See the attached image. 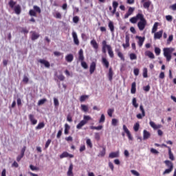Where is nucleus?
<instances>
[{
	"label": "nucleus",
	"mask_w": 176,
	"mask_h": 176,
	"mask_svg": "<svg viewBox=\"0 0 176 176\" xmlns=\"http://www.w3.org/2000/svg\"><path fill=\"white\" fill-rule=\"evenodd\" d=\"M107 50L108 51V54L111 58H113L114 54H113V50H112V47L111 45L107 44V41L104 40L102 42V53L105 54L107 53Z\"/></svg>",
	"instance_id": "nucleus-1"
},
{
	"label": "nucleus",
	"mask_w": 176,
	"mask_h": 176,
	"mask_svg": "<svg viewBox=\"0 0 176 176\" xmlns=\"http://www.w3.org/2000/svg\"><path fill=\"white\" fill-rule=\"evenodd\" d=\"M175 51V49L173 47H165L163 49L164 56L166 58V61H171V54L173 52Z\"/></svg>",
	"instance_id": "nucleus-2"
},
{
	"label": "nucleus",
	"mask_w": 176,
	"mask_h": 176,
	"mask_svg": "<svg viewBox=\"0 0 176 176\" xmlns=\"http://www.w3.org/2000/svg\"><path fill=\"white\" fill-rule=\"evenodd\" d=\"M89 120H91V117L90 116H83V120H82L77 125L76 129L80 130L83 126L87 124Z\"/></svg>",
	"instance_id": "nucleus-3"
},
{
	"label": "nucleus",
	"mask_w": 176,
	"mask_h": 176,
	"mask_svg": "<svg viewBox=\"0 0 176 176\" xmlns=\"http://www.w3.org/2000/svg\"><path fill=\"white\" fill-rule=\"evenodd\" d=\"M139 20L140 21L138 23V27L140 31H144L147 24L146 19L144 17V14H142V16H140Z\"/></svg>",
	"instance_id": "nucleus-4"
},
{
	"label": "nucleus",
	"mask_w": 176,
	"mask_h": 176,
	"mask_svg": "<svg viewBox=\"0 0 176 176\" xmlns=\"http://www.w3.org/2000/svg\"><path fill=\"white\" fill-rule=\"evenodd\" d=\"M144 9L149 10V8H153V4L151 0H141Z\"/></svg>",
	"instance_id": "nucleus-5"
},
{
	"label": "nucleus",
	"mask_w": 176,
	"mask_h": 176,
	"mask_svg": "<svg viewBox=\"0 0 176 176\" xmlns=\"http://www.w3.org/2000/svg\"><path fill=\"white\" fill-rule=\"evenodd\" d=\"M142 16V13H138V14H136L135 16H133L129 20L130 23H132V24H135V23H137V21H138V20L141 19Z\"/></svg>",
	"instance_id": "nucleus-6"
},
{
	"label": "nucleus",
	"mask_w": 176,
	"mask_h": 176,
	"mask_svg": "<svg viewBox=\"0 0 176 176\" xmlns=\"http://www.w3.org/2000/svg\"><path fill=\"white\" fill-rule=\"evenodd\" d=\"M135 39H138V45L139 47H142V45H144V42H145V37L136 36Z\"/></svg>",
	"instance_id": "nucleus-7"
},
{
	"label": "nucleus",
	"mask_w": 176,
	"mask_h": 176,
	"mask_svg": "<svg viewBox=\"0 0 176 176\" xmlns=\"http://www.w3.org/2000/svg\"><path fill=\"white\" fill-rule=\"evenodd\" d=\"M140 111L142 112V113L137 114L136 118L138 119H142V118H144L145 116V109H144V106H142V104L140 106Z\"/></svg>",
	"instance_id": "nucleus-8"
},
{
	"label": "nucleus",
	"mask_w": 176,
	"mask_h": 176,
	"mask_svg": "<svg viewBox=\"0 0 176 176\" xmlns=\"http://www.w3.org/2000/svg\"><path fill=\"white\" fill-rule=\"evenodd\" d=\"M74 43L76 45V46H79V38H78V34H76V32L73 31L72 33Z\"/></svg>",
	"instance_id": "nucleus-9"
},
{
	"label": "nucleus",
	"mask_w": 176,
	"mask_h": 176,
	"mask_svg": "<svg viewBox=\"0 0 176 176\" xmlns=\"http://www.w3.org/2000/svg\"><path fill=\"white\" fill-rule=\"evenodd\" d=\"M28 118L31 124H32L33 126H35V124L38 123V120L35 119V116H34V114H30L28 116Z\"/></svg>",
	"instance_id": "nucleus-10"
},
{
	"label": "nucleus",
	"mask_w": 176,
	"mask_h": 176,
	"mask_svg": "<svg viewBox=\"0 0 176 176\" xmlns=\"http://www.w3.org/2000/svg\"><path fill=\"white\" fill-rule=\"evenodd\" d=\"M123 131L124 133H126L129 140L131 141H133V136H131V133H130V131L129 129H127V126L126 125H123Z\"/></svg>",
	"instance_id": "nucleus-11"
},
{
	"label": "nucleus",
	"mask_w": 176,
	"mask_h": 176,
	"mask_svg": "<svg viewBox=\"0 0 176 176\" xmlns=\"http://www.w3.org/2000/svg\"><path fill=\"white\" fill-rule=\"evenodd\" d=\"M130 46V36L129 35L125 36V43L122 44L124 49H127Z\"/></svg>",
	"instance_id": "nucleus-12"
},
{
	"label": "nucleus",
	"mask_w": 176,
	"mask_h": 176,
	"mask_svg": "<svg viewBox=\"0 0 176 176\" xmlns=\"http://www.w3.org/2000/svg\"><path fill=\"white\" fill-rule=\"evenodd\" d=\"M97 67V63L96 62H92L89 66V73L90 74H94V71H96V67Z\"/></svg>",
	"instance_id": "nucleus-13"
},
{
	"label": "nucleus",
	"mask_w": 176,
	"mask_h": 176,
	"mask_svg": "<svg viewBox=\"0 0 176 176\" xmlns=\"http://www.w3.org/2000/svg\"><path fill=\"white\" fill-rule=\"evenodd\" d=\"M149 124L153 130H157V129H162V125L161 124H156L153 121L151 120L149 122Z\"/></svg>",
	"instance_id": "nucleus-14"
},
{
	"label": "nucleus",
	"mask_w": 176,
	"mask_h": 176,
	"mask_svg": "<svg viewBox=\"0 0 176 176\" xmlns=\"http://www.w3.org/2000/svg\"><path fill=\"white\" fill-rule=\"evenodd\" d=\"M38 63L43 64L46 68H50V63L45 59H40Z\"/></svg>",
	"instance_id": "nucleus-15"
},
{
	"label": "nucleus",
	"mask_w": 176,
	"mask_h": 176,
	"mask_svg": "<svg viewBox=\"0 0 176 176\" xmlns=\"http://www.w3.org/2000/svg\"><path fill=\"white\" fill-rule=\"evenodd\" d=\"M12 9L16 14H20V13H21V6L19 4L16 5Z\"/></svg>",
	"instance_id": "nucleus-16"
},
{
	"label": "nucleus",
	"mask_w": 176,
	"mask_h": 176,
	"mask_svg": "<svg viewBox=\"0 0 176 176\" xmlns=\"http://www.w3.org/2000/svg\"><path fill=\"white\" fill-rule=\"evenodd\" d=\"M154 39H160L163 36V30H160L157 32H154Z\"/></svg>",
	"instance_id": "nucleus-17"
},
{
	"label": "nucleus",
	"mask_w": 176,
	"mask_h": 176,
	"mask_svg": "<svg viewBox=\"0 0 176 176\" xmlns=\"http://www.w3.org/2000/svg\"><path fill=\"white\" fill-rule=\"evenodd\" d=\"M78 60L79 61H85V56L83 55V50L80 49L78 52Z\"/></svg>",
	"instance_id": "nucleus-18"
},
{
	"label": "nucleus",
	"mask_w": 176,
	"mask_h": 176,
	"mask_svg": "<svg viewBox=\"0 0 176 176\" xmlns=\"http://www.w3.org/2000/svg\"><path fill=\"white\" fill-rule=\"evenodd\" d=\"M65 60L67 63H72L74 61V55L72 54H69L65 56Z\"/></svg>",
	"instance_id": "nucleus-19"
},
{
	"label": "nucleus",
	"mask_w": 176,
	"mask_h": 176,
	"mask_svg": "<svg viewBox=\"0 0 176 176\" xmlns=\"http://www.w3.org/2000/svg\"><path fill=\"white\" fill-rule=\"evenodd\" d=\"M151 138V133L146 130L143 131V140H148Z\"/></svg>",
	"instance_id": "nucleus-20"
},
{
	"label": "nucleus",
	"mask_w": 176,
	"mask_h": 176,
	"mask_svg": "<svg viewBox=\"0 0 176 176\" xmlns=\"http://www.w3.org/2000/svg\"><path fill=\"white\" fill-rule=\"evenodd\" d=\"M108 27H109L111 34H113L115 32V25H113V22L110 21L109 22Z\"/></svg>",
	"instance_id": "nucleus-21"
},
{
	"label": "nucleus",
	"mask_w": 176,
	"mask_h": 176,
	"mask_svg": "<svg viewBox=\"0 0 176 176\" xmlns=\"http://www.w3.org/2000/svg\"><path fill=\"white\" fill-rule=\"evenodd\" d=\"M108 78L110 82H112V79H113V72L112 71V68H109L108 73Z\"/></svg>",
	"instance_id": "nucleus-22"
},
{
	"label": "nucleus",
	"mask_w": 176,
	"mask_h": 176,
	"mask_svg": "<svg viewBox=\"0 0 176 176\" xmlns=\"http://www.w3.org/2000/svg\"><path fill=\"white\" fill-rule=\"evenodd\" d=\"M102 63L106 68H109V62L107 60V58H102Z\"/></svg>",
	"instance_id": "nucleus-23"
},
{
	"label": "nucleus",
	"mask_w": 176,
	"mask_h": 176,
	"mask_svg": "<svg viewBox=\"0 0 176 176\" xmlns=\"http://www.w3.org/2000/svg\"><path fill=\"white\" fill-rule=\"evenodd\" d=\"M135 91H137L136 84L135 82H133L131 85V94H135Z\"/></svg>",
	"instance_id": "nucleus-24"
},
{
	"label": "nucleus",
	"mask_w": 176,
	"mask_h": 176,
	"mask_svg": "<svg viewBox=\"0 0 176 176\" xmlns=\"http://www.w3.org/2000/svg\"><path fill=\"white\" fill-rule=\"evenodd\" d=\"M31 34H32V41H36V39H38V38H39V34L35 32H31Z\"/></svg>",
	"instance_id": "nucleus-25"
},
{
	"label": "nucleus",
	"mask_w": 176,
	"mask_h": 176,
	"mask_svg": "<svg viewBox=\"0 0 176 176\" xmlns=\"http://www.w3.org/2000/svg\"><path fill=\"white\" fill-rule=\"evenodd\" d=\"M145 56H147V57H149V58H155V54H153L151 51H146Z\"/></svg>",
	"instance_id": "nucleus-26"
},
{
	"label": "nucleus",
	"mask_w": 176,
	"mask_h": 176,
	"mask_svg": "<svg viewBox=\"0 0 176 176\" xmlns=\"http://www.w3.org/2000/svg\"><path fill=\"white\" fill-rule=\"evenodd\" d=\"M45 127V122H41L38 124V125L36 126V130H41Z\"/></svg>",
	"instance_id": "nucleus-27"
},
{
	"label": "nucleus",
	"mask_w": 176,
	"mask_h": 176,
	"mask_svg": "<svg viewBox=\"0 0 176 176\" xmlns=\"http://www.w3.org/2000/svg\"><path fill=\"white\" fill-rule=\"evenodd\" d=\"M74 168V165L70 164L69 167V170L67 171V175L68 176H74V173H72V170Z\"/></svg>",
	"instance_id": "nucleus-28"
},
{
	"label": "nucleus",
	"mask_w": 176,
	"mask_h": 176,
	"mask_svg": "<svg viewBox=\"0 0 176 176\" xmlns=\"http://www.w3.org/2000/svg\"><path fill=\"white\" fill-rule=\"evenodd\" d=\"M91 45L93 46L94 49H98V44L97 43V41L96 40L93 39L91 41Z\"/></svg>",
	"instance_id": "nucleus-29"
},
{
	"label": "nucleus",
	"mask_w": 176,
	"mask_h": 176,
	"mask_svg": "<svg viewBox=\"0 0 176 176\" xmlns=\"http://www.w3.org/2000/svg\"><path fill=\"white\" fill-rule=\"evenodd\" d=\"M116 52L118 54V57L120 58V60L124 61V56H123V54L119 51V50H116Z\"/></svg>",
	"instance_id": "nucleus-30"
},
{
	"label": "nucleus",
	"mask_w": 176,
	"mask_h": 176,
	"mask_svg": "<svg viewBox=\"0 0 176 176\" xmlns=\"http://www.w3.org/2000/svg\"><path fill=\"white\" fill-rule=\"evenodd\" d=\"M164 163H165L166 166H167V167H169V168H171V167H172V168L174 169V164H173V162H171L168 160H166L164 162Z\"/></svg>",
	"instance_id": "nucleus-31"
},
{
	"label": "nucleus",
	"mask_w": 176,
	"mask_h": 176,
	"mask_svg": "<svg viewBox=\"0 0 176 176\" xmlns=\"http://www.w3.org/2000/svg\"><path fill=\"white\" fill-rule=\"evenodd\" d=\"M69 129H71V127L69 126V125L68 124H65V134L67 135L69 134Z\"/></svg>",
	"instance_id": "nucleus-32"
},
{
	"label": "nucleus",
	"mask_w": 176,
	"mask_h": 176,
	"mask_svg": "<svg viewBox=\"0 0 176 176\" xmlns=\"http://www.w3.org/2000/svg\"><path fill=\"white\" fill-rule=\"evenodd\" d=\"M159 25V23L155 22L153 25V29H152V33L155 34V32H156V31H157V27Z\"/></svg>",
	"instance_id": "nucleus-33"
},
{
	"label": "nucleus",
	"mask_w": 176,
	"mask_h": 176,
	"mask_svg": "<svg viewBox=\"0 0 176 176\" xmlns=\"http://www.w3.org/2000/svg\"><path fill=\"white\" fill-rule=\"evenodd\" d=\"M81 111L83 112H88L89 111V107L85 104H81Z\"/></svg>",
	"instance_id": "nucleus-34"
},
{
	"label": "nucleus",
	"mask_w": 176,
	"mask_h": 176,
	"mask_svg": "<svg viewBox=\"0 0 176 176\" xmlns=\"http://www.w3.org/2000/svg\"><path fill=\"white\" fill-rule=\"evenodd\" d=\"M173 39H174V36H173V34L170 35L166 41L167 45H170L171 42H173Z\"/></svg>",
	"instance_id": "nucleus-35"
},
{
	"label": "nucleus",
	"mask_w": 176,
	"mask_h": 176,
	"mask_svg": "<svg viewBox=\"0 0 176 176\" xmlns=\"http://www.w3.org/2000/svg\"><path fill=\"white\" fill-rule=\"evenodd\" d=\"M9 6L11 9H13L16 6V1H13V0H10L8 3Z\"/></svg>",
	"instance_id": "nucleus-36"
},
{
	"label": "nucleus",
	"mask_w": 176,
	"mask_h": 176,
	"mask_svg": "<svg viewBox=\"0 0 176 176\" xmlns=\"http://www.w3.org/2000/svg\"><path fill=\"white\" fill-rule=\"evenodd\" d=\"M132 105L135 107V108H138V103H137V98H133L132 100Z\"/></svg>",
	"instance_id": "nucleus-37"
},
{
	"label": "nucleus",
	"mask_w": 176,
	"mask_h": 176,
	"mask_svg": "<svg viewBox=\"0 0 176 176\" xmlns=\"http://www.w3.org/2000/svg\"><path fill=\"white\" fill-rule=\"evenodd\" d=\"M87 98H89V96L87 95H82L80 97V101L81 102H83V101H86V100H87Z\"/></svg>",
	"instance_id": "nucleus-38"
},
{
	"label": "nucleus",
	"mask_w": 176,
	"mask_h": 176,
	"mask_svg": "<svg viewBox=\"0 0 176 176\" xmlns=\"http://www.w3.org/2000/svg\"><path fill=\"white\" fill-rule=\"evenodd\" d=\"M155 53L156 56H160V53H162V50L160 48L155 47Z\"/></svg>",
	"instance_id": "nucleus-39"
},
{
	"label": "nucleus",
	"mask_w": 176,
	"mask_h": 176,
	"mask_svg": "<svg viewBox=\"0 0 176 176\" xmlns=\"http://www.w3.org/2000/svg\"><path fill=\"white\" fill-rule=\"evenodd\" d=\"M130 60H137V55L134 53H131L129 54Z\"/></svg>",
	"instance_id": "nucleus-40"
},
{
	"label": "nucleus",
	"mask_w": 176,
	"mask_h": 176,
	"mask_svg": "<svg viewBox=\"0 0 176 176\" xmlns=\"http://www.w3.org/2000/svg\"><path fill=\"white\" fill-rule=\"evenodd\" d=\"M134 131H138L140 130V123L136 122L133 126Z\"/></svg>",
	"instance_id": "nucleus-41"
},
{
	"label": "nucleus",
	"mask_w": 176,
	"mask_h": 176,
	"mask_svg": "<svg viewBox=\"0 0 176 176\" xmlns=\"http://www.w3.org/2000/svg\"><path fill=\"white\" fill-rule=\"evenodd\" d=\"M118 123H119V120H118L116 118L112 119V120H111L112 126H118Z\"/></svg>",
	"instance_id": "nucleus-42"
},
{
	"label": "nucleus",
	"mask_w": 176,
	"mask_h": 176,
	"mask_svg": "<svg viewBox=\"0 0 176 176\" xmlns=\"http://www.w3.org/2000/svg\"><path fill=\"white\" fill-rule=\"evenodd\" d=\"M34 10V12L36 13H41V8L38 7V6H33Z\"/></svg>",
	"instance_id": "nucleus-43"
},
{
	"label": "nucleus",
	"mask_w": 176,
	"mask_h": 176,
	"mask_svg": "<svg viewBox=\"0 0 176 176\" xmlns=\"http://www.w3.org/2000/svg\"><path fill=\"white\" fill-rule=\"evenodd\" d=\"M113 112H115V109H109L107 110V113L109 116H110V118H112V114L113 113Z\"/></svg>",
	"instance_id": "nucleus-44"
},
{
	"label": "nucleus",
	"mask_w": 176,
	"mask_h": 176,
	"mask_svg": "<svg viewBox=\"0 0 176 176\" xmlns=\"http://www.w3.org/2000/svg\"><path fill=\"white\" fill-rule=\"evenodd\" d=\"M173 166H171V168L166 169L163 173L164 175L166 174H170V173H171V171H173Z\"/></svg>",
	"instance_id": "nucleus-45"
},
{
	"label": "nucleus",
	"mask_w": 176,
	"mask_h": 176,
	"mask_svg": "<svg viewBox=\"0 0 176 176\" xmlns=\"http://www.w3.org/2000/svg\"><path fill=\"white\" fill-rule=\"evenodd\" d=\"M143 78H148V69L146 67L143 69Z\"/></svg>",
	"instance_id": "nucleus-46"
},
{
	"label": "nucleus",
	"mask_w": 176,
	"mask_h": 176,
	"mask_svg": "<svg viewBox=\"0 0 176 176\" xmlns=\"http://www.w3.org/2000/svg\"><path fill=\"white\" fill-rule=\"evenodd\" d=\"M46 101H47V100H46V98L41 99L38 102V105H43V104H45L46 102Z\"/></svg>",
	"instance_id": "nucleus-47"
},
{
	"label": "nucleus",
	"mask_w": 176,
	"mask_h": 176,
	"mask_svg": "<svg viewBox=\"0 0 176 176\" xmlns=\"http://www.w3.org/2000/svg\"><path fill=\"white\" fill-rule=\"evenodd\" d=\"M29 14L30 16H33L34 17H36V12H35L34 10H30L29 11Z\"/></svg>",
	"instance_id": "nucleus-48"
},
{
	"label": "nucleus",
	"mask_w": 176,
	"mask_h": 176,
	"mask_svg": "<svg viewBox=\"0 0 176 176\" xmlns=\"http://www.w3.org/2000/svg\"><path fill=\"white\" fill-rule=\"evenodd\" d=\"M81 67H82V68H84V69H87V68H88L87 63L86 62H85L84 60L81 61Z\"/></svg>",
	"instance_id": "nucleus-49"
},
{
	"label": "nucleus",
	"mask_w": 176,
	"mask_h": 176,
	"mask_svg": "<svg viewBox=\"0 0 176 176\" xmlns=\"http://www.w3.org/2000/svg\"><path fill=\"white\" fill-rule=\"evenodd\" d=\"M104 122H105V116L102 114L99 120V123H104Z\"/></svg>",
	"instance_id": "nucleus-50"
},
{
	"label": "nucleus",
	"mask_w": 176,
	"mask_h": 176,
	"mask_svg": "<svg viewBox=\"0 0 176 176\" xmlns=\"http://www.w3.org/2000/svg\"><path fill=\"white\" fill-rule=\"evenodd\" d=\"M54 105L55 107H58V105H60V103L58 102V99H57L56 98H54Z\"/></svg>",
	"instance_id": "nucleus-51"
},
{
	"label": "nucleus",
	"mask_w": 176,
	"mask_h": 176,
	"mask_svg": "<svg viewBox=\"0 0 176 176\" xmlns=\"http://www.w3.org/2000/svg\"><path fill=\"white\" fill-rule=\"evenodd\" d=\"M73 22L75 23V24H78V23H79V16H74Z\"/></svg>",
	"instance_id": "nucleus-52"
},
{
	"label": "nucleus",
	"mask_w": 176,
	"mask_h": 176,
	"mask_svg": "<svg viewBox=\"0 0 176 176\" xmlns=\"http://www.w3.org/2000/svg\"><path fill=\"white\" fill-rule=\"evenodd\" d=\"M86 142L87 145L89 146V148H93V144L91 143V140L90 139H87Z\"/></svg>",
	"instance_id": "nucleus-53"
},
{
	"label": "nucleus",
	"mask_w": 176,
	"mask_h": 176,
	"mask_svg": "<svg viewBox=\"0 0 176 176\" xmlns=\"http://www.w3.org/2000/svg\"><path fill=\"white\" fill-rule=\"evenodd\" d=\"M70 157V158H72L74 157V155H60V159H64V157Z\"/></svg>",
	"instance_id": "nucleus-54"
},
{
	"label": "nucleus",
	"mask_w": 176,
	"mask_h": 176,
	"mask_svg": "<svg viewBox=\"0 0 176 176\" xmlns=\"http://www.w3.org/2000/svg\"><path fill=\"white\" fill-rule=\"evenodd\" d=\"M112 5H113V9H118V6H119V3H118V1H113Z\"/></svg>",
	"instance_id": "nucleus-55"
},
{
	"label": "nucleus",
	"mask_w": 176,
	"mask_h": 176,
	"mask_svg": "<svg viewBox=\"0 0 176 176\" xmlns=\"http://www.w3.org/2000/svg\"><path fill=\"white\" fill-rule=\"evenodd\" d=\"M166 20L167 21H170V22L173 21V16H171V15H166Z\"/></svg>",
	"instance_id": "nucleus-56"
},
{
	"label": "nucleus",
	"mask_w": 176,
	"mask_h": 176,
	"mask_svg": "<svg viewBox=\"0 0 176 176\" xmlns=\"http://www.w3.org/2000/svg\"><path fill=\"white\" fill-rule=\"evenodd\" d=\"M54 56H56V57H60V56H63V53L56 51L54 52Z\"/></svg>",
	"instance_id": "nucleus-57"
},
{
	"label": "nucleus",
	"mask_w": 176,
	"mask_h": 176,
	"mask_svg": "<svg viewBox=\"0 0 176 176\" xmlns=\"http://www.w3.org/2000/svg\"><path fill=\"white\" fill-rule=\"evenodd\" d=\"M131 173L135 176H140V173L135 170H131Z\"/></svg>",
	"instance_id": "nucleus-58"
},
{
	"label": "nucleus",
	"mask_w": 176,
	"mask_h": 176,
	"mask_svg": "<svg viewBox=\"0 0 176 176\" xmlns=\"http://www.w3.org/2000/svg\"><path fill=\"white\" fill-rule=\"evenodd\" d=\"M109 167L111 170V171H113L115 166H113V164L112 162H109Z\"/></svg>",
	"instance_id": "nucleus-59"
},
{
	"label": "nucleus",
	"mask_w": 176,
	"mask_h": 176,
	"mask_svg": "<svg viewBox=\"0 0 176 176\" xmlns=\"http://www.w3.org/2000/svg\"><path fill=\"white\" fill-rule=\"evenodd\" d=\"M30 80V79L28 78V77H27L26 76H23V82L24 83H28V81Z\"/></svg>",
	"instance_id": "nucleus-60"
},
{
	"label": "nucleus",
	"mask_w": 176,
	"mask_h": 176,
	"mask_svg": "<svg viewBox=\"0 0 176 176\" xmlns=\"http://www.w3.org/2000/svg\"><path fill=\"white\" fill-rule=\"evenodd\" d=\"M21 32L22 34H28V30H27L25 28H23L21 29Z\"/></svg>",
	"instance_id": "nucleus-61"
},
{
	"label": "nucleus",
	"mask_w": 176,
	"mask_h": 176,
	"mask_svg": "<svg viewBox=\"0 0 176 176\" xmlns=\"http://www.w3.org/2000/svg\"><path fill=\"white\" fill-rule=\"evenodd\" d=\"M170 9H171V10H173L174 12H175L176 10V3L172 6H170L169 7Z\"/></svg>",
	"instance_id": "nucleus-62"
},
{
	"label": "nucleus",
	"mask_w": 176,
	"mask_h": 176,
	"mask_svg": "<svg viewBox=\"0 0 176 176\" xmlns=\"http://www.w3.org/2000/svg\"><path fill=\"white\" fill-rule=\"evenodd\" d=\"M143 90H144V91H149V90H151V87L149 85H146L143 87Z\"/></svg>",
	"instance_id": "nucleus-63"
},
{
	"label": "nucleus",
	"mask_w": 176,
	"mask_h": 176,
	"mask_svg": "<svg viewBox=\"0 0 176 176\" xmlns=\"http://www.w3.org/2000/svg\"><path fill=\"white\" fill-rule=\"evenodd\" d=\"M56 19H61V13L56 12L55 16Z\"/></svg>",
	"instance_id": "nucleus-64"
}]
</instances>
